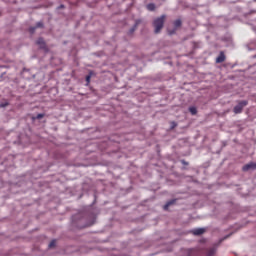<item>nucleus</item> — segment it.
Wrapping results in <instances>:
<instances>
[{"label": "nucleus", "instance_id": "9", "mask_svg": "<svg viewBox=\"0 0 256 256\" xmlns=\"http://www.w3.org/2000/svg\"><path fill=\"white\" fill-rule=\"evenodd\" d=\"M173 203H175V200H170V201H168V202L164 205V210L167 211V209H169V207H171V205H173Z\"/></svg>", "mask_w": 256, "mask_h": 256}, {"label": "nucleus", "instance_id": "1", "mask_svg": "<svg viewBox=\"0 0 256 256\" xmlns=\"http://www.w3.org/2000/svg\"><path fill=\"white\" fill-rule=\"evenodd\" d=\"M166 18L167 16L163 14L162 16L154 19L153 21L154 33H161V30L163 29V25H165Z\"/></svg>", "mask_w": 256, "mask_h": 256}, {"label": "nucleus", "instance_id": "4", "mask_svg": "<svg viewBox=\"0 0 256 256\" xmlns=\"http://www.w3.org/2000/svg\"><path fill=\"white\" fill-rule=\"evenodd\" d=\"M250 169H256V163L250 162L243 166V171H250Z\"/></svg>", "mask_w": 256, "mask_h": 256}, {"label": "nucleus", "instance_id": "17", "mask_svg": "<svg viewBox=\"0 0 256 256\" xmlns=\"http://www.w3.org/2000/svg\"><path fill=\"white\" fill-rule=\"evenodd\" d=\"M175 127H177V123L172 122V126H171V128H172V129H175Z\"/></svg>", "mask_w": 256, "mask_h": 256}, {"label": "nucleus", "instance_id": "13", "mask_svg": "<svg viewBox=\"0 0 256 256\" xmlns=\"http://www.w3.org/2000/svg\"><path fill=\"white\" fill-rule=\"evenodd\" d=\"M181 26V20H175L174 21V27L177 29V28H179Z\"/></svg>", "mask_w": 256, "mask_h": 256}, {"label": "nucleus", "instance_id": "2", "mask_svg": "<svg viewBox=\"0 0 256 256\" xmlns=\"http://www.w3.org/2000/svg\"><path fill=\"white\" fill-rule=\"evenodd\" d=\"M203 256H217V245L205 248L203 250Z\"/></svg>", "mask_w": 256, "mask_h": 256}, {"label": "nucleus", "instance_id": "10", "mask_svg": "<svg viewBox=\"0 0 256 256\" xmlns=\"http://www.w3.org/2000/svg\"><path fill=\"white\" fill-rule=\"evenodd\" d=\"M141 21H137L133 28L129 30V34L132 35V33H135V29H137V25H139Z\"/></svg>", "mask_w": 256, "mask_h": 256}, {"label": "nucleus", "instance_id": "12", "mask_svg": "<svg viewBox=\"0 0 256 256\" xmlns=\"http://www.w3.org/2000/svg\"><path fill=\"white\" fill-rule=\"evenodd\" d=\"M189 111H190L191 115H197V108L196 107H193V106L190 107Z\"/></svg>", "mask_w": 256, "mask_h": 256}, {"label": "nucleus", "instance_id": "14", "mask_svg": "<svg viewBox=\"0 0 256 256\" xmlns=\"http://www.w3.org/2000/svg\"><path fill=\"white\" fill-rule=\"evenodd\" d=\"M93 75V72H90V74L88 76H86V81L87 83L91 82V76Z\"/></svg>", "mask_w": 256, "mask_h": 256}, {"label": "nucleus", "instance_id": "16", "mask_svg": "<svg viewBox=\"0 0 256 256\" xmlns=\"http://www.w3.org/2000/svg\"><path fill=\"white\" fill-rule=\"evenodd\" d=\"M45 117V114H38L36 116V119H43Z\"/></svg>", "mask_w": 256, "mask_h": 256}, {"label": "nucleus", "instance_id": "11", "mask_svg": "<svg viewBox=\"0 0 256 256\" xmlns=\"http://www.w3.org/2000/svg\"><path fill=\"white\" fill-rule=\"evenodd\" d=\"M146 7L148 11H155V4L153 3L148 4Z\"/></svg>", "mask_w": 256, "mask_h": 256}, {"label": "nucleus", "instance_id": "6", "mask_svg": "<svg viewBox=\"0 0 256 256\" xmlns=\"http://www.w3.org/2000/svg\"><path fill=\"white\" fill-rule=\"evenodd\" d=\"M39 27H43V22H38V23L36 24V27H30V28H29L30 33H35V30H36V29H39Z\"/></svg>", "mask_w": 256, "mask_h": 256}, {"label": "nucleus", "instance_id": "7", "mask_svg": "<svg viewBox=\"0 0 256 256\" xmlns=\"http://www.w3.org/2000/svg\"><path fill=\"white\" fill-rule=\"evenodd\" d=\"M37 45L40 47V49H45V40H43V38H39L36 41Z\"/></svg>", "mask_w": 256, "mask_h": 256}, {"label": "nucleus", "instance_id": "15", "mask_svg": "<svg viewBox=\"0 0 256 256\" xmlns=\"http://www.w3.org/2000/svg\"><path fill=\"white\" fill-rule=\"evenodd\" d=\"M48 247H49L50 249L53 248V247H55V240H52V241L49 243Z\"/></svg>", "mask_w": 256, "mask_h": 256}, {"label": "nucleus", "instance_id": "18", "mask_svg": "<svg viewBox=\"0 0 256 256\" xmlns=\"http://www.w3.org/2000/svg\"><path fill=\"white\" fill-rule=\"evenodd\" d=\"M60 7L63 8V5H61Z\"/></svg>", "mask_w": 256, "mask_h": 256}, {"label": "nucleus", "instance_id": "8", "mask_svg": "<svg viewBox=\"0 0 256 256\" xmlns=\"http://www.w3.org/2000/svg\"><path fill=\"white\" fill-rule=\"evenodd\" d=\"M225 61V54L221 52L219 56L216 58V63H223Z\"/></svg>", "mask_w": 256, "mask_h": 256}, {"label": "nucleus", "instance_id": "3", "mask_svg": "<svg viewBox=\"0 0 256 256\" xmlns=\"http://www.w3.org/2000/svg\"><path fill=\"white\" fill-rule=\"evenodd\" d=\"M247 105H248L247 100L240 101V102L238 103V105H236V106L234 107V113H236V115L239 114V113H241V112L243 111V108H244V107H247Z\"/></svg>", "mask_w": 256, "mask_h": 256}, {"label": "nucleus", "instance_id": "5", "mask_svg": "<svg viewBox=\"0 0 256 256\" xmlns=\"http://www.w3.org/2000/svg\"><path fill=\"white\" fill-rule=\"evenodd\" d=\"M194 235H203L205 233L204 228H195L191 231Z\"/></svg>", "mask_w": 256, "mask_h": 256}]
</instances>
